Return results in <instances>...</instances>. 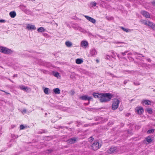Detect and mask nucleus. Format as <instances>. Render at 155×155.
I'll list each match as a JSON object with an SVG mask.
<instances>
[{
	"mask_svg": "<svg viewBox=\"0 0 155 155\" xmlns=\"http://www.w3.org/2000/svg\"><path fill=\"white\" fill-rule=\"evenodd\" d=\"M155 130V129H150L147 131V133L148 134L153 133L154 132Z\"/></svg>",
	"mask_w": 155,
	"mask_h": 155,
	"instance_id": "obj_28",
	"label": "nucleus"
},
{
	"mask_svg": "<svg viewBox=\"0 0 155 155\" xmlns=\"http://www.w3.org/2000/svg\"><path fill=\"white\" fill-rule=\"evenodd\" d=\"M6 21L5 20H3V19H0V22L3 23Z\"/></svg>",
	"mask_w": 155,
	"mask_h": 155,
	"instance_id": "obj_41",
	"label": "nucleus"
},
{
	"mask_svg": "<svg viewBox=\"0 0 155 155\" xmlns=\"http://www.w3.org/2000/svg\"><path fill=\"white\" fill-rule=\"evenodd\" d=\"M88 45V42L86 41H83L81 42V45L83 47H86Z\"/></svg>",
	"mask_w": 155,
	"mask_h": 155,
	"instance_id": "obj_17",
	"label": "nucleus"
},
{
	"mask_svg": "<svg viewBox=\"0 0 155 155\" xmlns=\"http://www.w3.org/2000/svg\"><path fill=\"white\" fill-rule=\"evenodd\" d=\"M101 146V144H100L99 142L97 140L94 141L92 143V149L94 150H97Z\"/></svg>",
	"mask_w": 155,
	"mask_h": 155,
	"instance_id": "obj_3",
	"label": "nucleus"
},
{
	"mask_svg": "<svg viewBox=\"0 0 155 155\" xmlns=\"http://www.w3.org/2000/svg\"><path fill=\"white\" fill-rule=\"evenodd\" d=\"M47 132V130H42V131H39V133L40 134H42V133H46Z\"/></svg>",
	"mask_w": 155,
	"mask_h": 155,
	"instance_id": "obj_35",
	"label": "nucleus"
},
{
	"mask_svg": "<svg viewBox=\"0 0 155 155\" xmlns=\"http://www.w3.org/2000/svg\"><path fill=\"white\" fill-rule=\"evenodd\" d=\"M9 80H10L12 82V80H11L9 79Z\"/></svg>",
	"mask_w": 155,
	"mask_h": 155,
	"instance_id": "obj_64",
	"label": "nucleus"
},
{
	"mask_svg": "<svg viewBox=\"0 0 155 155\" xmlns=\"http://www.w3.org/2000/svg\"><path fill=\"white\" fill-rule=\"evenodd\" d=\"M154 23H153V22H151L150 21H148V26L150 27L151 28L152 27V26L153 25V24Z\"/></svg>",
	"mask_w": 155,
	"mask_h": 155,
	"instance_id": "obj_31",
	"label": "nucleus"
},
{
	"mask_svg": "<svg viewBox=\"0 0 155 155\" xmlns=\"http://www.w3.org/2000/svg\"><path fill=\"white\" fill-rule=\"evenodd\" d=\"M153 25L152 26V27H151V28L153 29V30H155V24L154 23Z\"/></svg>",
	"mask_w": 155,
	"mask_h": 155,
	"instance_id": "obj_43",
	"label": "nucleus"
},
{
	"mask_svg": "<svg viewBox=\"0 0 155 155\" xmlns=\"http://www.w3.org/2000/svg\"><path fill=\"white\" fill-rule=\"evenodd\" d=\"M128 52V51H126L125 52H121L120 54H121L122 55L124 56L126 55V54Z\"/></svg>",
	"mask_w": 155,
	"mask_h": 155,
	"instance_id": "obj_33",
	"label": "nucleus"
},
{
	"mask_svg": "<svg viewBox=\"0 0 155 155\" xmlns=\"http://www.w3.org/2000/svg\"><path fill=\"white\" fill-rule=\"evenodd\" d=\"M97 54V51L95 49H93L91 50L90 51V55L91 56H93Z\"/></svg>",
	"mask_w": 155,
	"mask_h": 155,
	"instance_id": "obj_14",
	"label": "nucleus"
},
{
	"mask_svg": "<svg viewBox=\"0 0 155 155\" xmlns=\"http://www.w3.org/2000/svg\"><path fill=\"white\" fill-rule=\"evenodd\" d=\"M133 83L134 85L136 86L139 85H140V83L138 81H134Z\"/></svg>",
	"mask_w": 155,
	"mask_h": 155,
	"instance_id": "obj_32",
	"label": "nucleus"
},
{
	"mask_svg": "<svg viewBox=\"0 0 155 155\" xmlns=\"http://www.w3.org/2000/svg\"><path fill=\"white\" fill-rule=\"evenodd\" d=\"M20 89L22 90L25 91L26 92H28V88L27 87H25L24 86H21L20 87Z\"/></svg>",
	"mask_w": 155,
	"mask_h": 155,
	"instance_id": "obj_19",
	"label": "nucleus"
},
{
	"mask_svg": "<svg viewBox=\"0 0 155 155\" xmlns=\"http://www.w3.org/2000/svg\"><path fill=\"white\" fill-rule=\"evenodd\" d=\"M53 74L55 77L57 78H58L59 75V73L57 72H54Z\"/></svg>",
	"mask_w": 155,
	"mask_h": 155,
	"instance_id": "obj_30",
	"label": "nucleus"
},
{
	"mask_svg": "<svg viewBox=\"0 0 155 155\" xmlns=\"http://www.w3.org/2000/svg\"><path fill=\"white\" fill-rule=\"evenodd\" d=\"M146 110L149 114H152L153 113L152 109L151 108H147L146 109Z\"/></svg>",
	"mask_w": 155,
	"mask_h": 155,
	"instance_id": "obj_25",
	"label": "nucleus"
},
{
	"mask_svg": "<svg viewBox=\"0 0 155 155\" xmlns=\"http://www.w3.org/2000/svg\"><path fill=\"white\" fill-rule=\"evenodd\" d=\"M152 65L155 66V64H152Z\"/></svg>",
	"mask_w": 155,
	"mask_h": 155,
	"instance_id": "obj_59",
	"label": "nucleus"
},
{
	"mask_svg": "<svg viewBox=\"0 0 155 155\" xmlns=\"http://www.w3.org/2000/svg\"><path fill=\"white\" fill-rule=\"evenodd\" d=\"M16 15V12L14 11L11 12L9 13V15L12 18H14Z\"/></svg>",
	"mask_w": 155,
	"mask_h": 155,
	"instance_id": "obj_15",
	"label": "nucleus"
},
{
	"mask_svg": "<svg viewBox=\"0 0 155 155\" xmlns=\"http://www.w3.org/2000/svg\"><path fill=\"white\" fill-rule=\"evenodd\" d=\"M120 101L118 99H115L113 102L112 108L113 110H115L118 107Z\"/></svg>",
	"mask_w": 155,
	"mask_h": 155,
	"instance_id": "obj_4",
	"label": "nucleus"
},
{
	"mask_svg": "<svg viewBox=\"0 0 155 155\" xmlns=\"http://www.w3.org/2000/svg\"><path fill=\"white\" fill-rule=\"evenodd\" d=\"M75 93V91L73 90H71V91L70 92V94L71 95H74V94Z\"/></svg>",
	"mask_w": 155,
	"mask_h": 155,
	"instance_id": "obj_34",
	"label": "nucleus"
},
{
	"mask_svg": "<svg viewBox=\"0 0 155 155\" xmlns=\"http://www.w3.org/2000/svg\"><path fill=\"white\" fill-rule=\"evenodd\" d=\"M147 60L149 62H150L151 61V60L150 58L147 59Z\"/></svg>",
	"mask_w": 155,
	"mask_h": 155,
	"instance_id": "obj_44",
	"label": "nucleus"
},
{
	"mask_svg": "<svg viewBox=\"0 0 155 155\" xmlns=\"http://www.w3.org/2000/svg\"><path fill=\"white\" fill-rule=\"evenodd\" d=\"M48 150V151H50V152H51L52 151L51 150Z\"/></svg>",
	"mask_w": 155,
	"mask_h": 155,
	"instance_id": "obj_55",
	"label": "nucleus"
},
{
	"mask_svg": "<svg viewBox=\"0 0 155 155\" xmlns=\"http://www.w3.org/2000/svg\"><path fill=\"white\" fill-rule=\"evenodd\" d=\"M71 123H71H68V124H70Z\"/></svg>",
	"mask_w": 155,
	"mask_h": 155,
	"instance_id": "obj_58",
	"label": "nucleus"
},
{
	"mask_svg": "<svg viewBox=\"0 0 155 155\" xmlns=\"http://www.w3.org/2000/svg\"><path fill=\"white\" fill-rule=\"evenodd\" d=\"M84 126V127H86L87 126V124H85Z\"/></svg>",
	"mask_w": 155,
	"mask_h": 155,
	"instance_id": "obj_57",
	"label": "nucleus"
},
{
	"mask_svg": "<svg viewBox=\"0 0 155 155\" xmlns=\"http://www.w3.org/2000/svg\"><path fill=\"white\" fill-rule=\"evenodd\" d=\"M17 74H14V76H13V77H17Z\"/></svg>",
	"mask_w": 155,
	"mask_h": 155,
	"instance_id": "obj_53",
	"label": "nucleus"
},
{
	"mask_svg": "<svg viewBox=\"0 0 155 155\" xmlns=\"http://www.w3.org/2000/svg\"><path fill=\"white\" fill-rule=\"evenodd\" d=\"M86 110H88V111H91L92 109H93L92 108H90L89 107H86L85 108Z\"/></svg>",
	"mask_w": 155,
	"mask_h": 155,
	"instance_id": "obj_39",
	"label": "nucleus"
},
{
	"mask_svg": "<svg viewBox=\"0 0 155 155\" xmlns=\"http://www.w3.org/2000/svg\"><path fill=\"white\" fill-rule=\"evenodd\" d=\"M118 148L117 147H111L107 151L108 153H116L118 151Z\"/></svg>",
	"mask_w": 155,
	"mask_h": 155,
	"instance_id": "obj_5",
	"label": "nucleus"
},
{
	"mask_svg": "<svg viewBox=\"0 0 155 155\" xmlns=\"http://www.w3.org/2000/svg\"><path fill=\"white\" fill-rule=\"evenodd\" d=\"M12 137L14 138H17L18 137V135H12Z\"/></svg>",
	"mask_w": 155,
	"mask_h": 155,
	"instance_id": "obj_40",
	"label": "nucleus"
},
{
	"mask_svg": "<svg viewBox=\"0 0 155 155\" xmlns=\"http://www.w3.org/2000/svg\"><path fill=\"white\" fill-rule=\"evenodd\" d=\"M134 54H140V55H142V56L143 57H144V56H143V55H142V54H139L138 53L135 52V53H134Z\"/></svg>",
	"mask_w": 155,
	"mask_h": 155,
	"instance_id": "obj_46",
	"label": "nucleus"
},
{
	"mask_svg": "<svg viewBox=\"0 0 155 155\" xmlns=\"http://www.w3.org/2000/svg\"><path fill=\"white\" fill-rule=\"evenodd\" d=\"M106 18L108 20H110L111 19V18H110L109 17L106 16Z\"/></svg>",
	"mask_w": 155,
	"mask_h": 155,
	"instance_id": "obj_48",
	"label": "nucleus"
},
{
	"mask_svg": "<svg viewBox=\"0 0 155 155\" xmlns=\"http://www.w3.org/2000/svg\"><path fill=\"white\" fill-rule=\"evenodd\" d=\"M26 6H25L23 5H20V8L23 11L25 12L26 11V9H25Z\"/></svg>",
	"mask_w": 155,
	"mask_h": 155,
	"instance_id": "obj_24",
	"label": "nucleus"
},
{
	"mask_svg": "<svg viewBox=\"0 0 155 155\" xmlns=\"http://www.w3.org/2000/svg\"><path fill=\"white\" fill-rule=\"evenodd\" d=\"M106 120H107V119H106Z\"/></svg>",
	"mask_w": 155,
	"mask_h": 155,
	"instance_id": "obj_63",
	"label": "nucleus"
},
{
	"mask_svg": "<svg viewBox=\"0 0 155 155\" xmlns=\"http://www.w3.org/2000/svg\"><path fill=\"white\" fill-rule=\"evenodd\" d=\"M53 91L56 94H60L61 91L59 88H54L53 90Z\"/></svg>",
	"mask_w": 155,
	"mask_h": 155,
	"instance_id": "obj_16",
	"label": "nucleus"
},
{
	"mask_svg": "<svg viewBox=\"0 0 155 155\" xmlns=\"http://www.w3.org/2000/svg\"><path fill=\"white\" fill-rule=\"evenodd\" d=\"M25 128V127L22 124H21L20 125V129L22 130L24 129V128Z\"/></svg>",
	"mask_w": 155,
	"mask_h": 155,
	"instance_id": "obj_36",
	"label": "nucleus"
},
{
	"mask_svg": "<svg viewBox=\"0 0 155 155\" xmlns=\"http://www.w3.org/2000/svg\"><path fill=\"white\" fill-rule=\"evenodd\" d=\"M26 109H23V110L21 111V112L23 113V114H25V113H26Z\"/></svg>",
	"mask_w": 155,
	"mask_h": 155,
	"instance_id": "obj_37",
	"label": "nucleus"
},
{
	"mask_svg": "<svg viewBox=\"0 0 155 155\" xmlns=\"http://www.w3.org/2000/svg\"><path fill=\"white\" fill-rule=\"evenodd\" d=\"M102 94L101 99H100V102L102 103L110 101L113 97V95L110 93H104Z\"/></svg>",
	"mask_w": 155,
	"mask_h": 155,
	"instance_id": "obj_1",
	"label": "nucleus"
},
{
	"mask_svg": "<svg viewBox=\"0 0 155 155\" xmlns=\"http://www.w3.org/2000/svg\"><path fill=\"white\" fill-rule=\"evenodd\" d=\"M138 65L139 66L142 67H145L147 66V64L145 63H138Z\"/></svg>",
	"mask_w": 155,
	"mask_h": 155,
	"instance_id": "obj_23",
	"label": "nucleus"
},
{
	"mask_svg": "<svg viewBox=\"0 0 155 155\" xmlns=\"http://www.w3.org/2000/svg\"><path fill=\"white\" fill-rule=\"evenodd\" d=\"M0 52L5 54H11L12 53L13 51L7 48L0 46Z\"/></svg>",
	"mask_w": 155,
	"mask_h": 155,
	"instance_id": "obj_2",
	"label": "nucleus"
},
{
	"mask_svg": "<svg viewBox=\"0 0 155 155\" xmlns=\"http://www.w3.org/2000/svg\"><path fill=\"white\" fill-rule=\"evenodd\" d=\"M153 91H155V89H154V90H153Z\"/></svg>",
	"mask_w": 155,
	"mask_h": 155,
	"instance_id": "obj_62",
	"label": "nucleus"
},
{
	"mask_svg": "<svg viewBox=\"0 0 155 155\" xmlns=\"http://www.w3.org/2000/svg\"><path fill=\"white\" fill-rule=\"evenodd\" d=\"M140 13L143 16L146 18H148L150 17V13L146 11L142 10L141 11Z\"/></svg>",
	"mask_w": 155,
	"mask_h": 155,
	"instance_id": "obj_7",
	"label": "nucleus"
},
{
	"mask_svg": "<svg viewBox=\"0 0 155 155\" xmlns=\"http://www.w3.org/2000/svg\"><path fill=\"white\" fill-rule=\"evenodd\" d=\"M146 141L148 142V143H150L152 141L151 138L150 136L147 137L145 139V141Z\"/></svg>",
	"mask_w": 155,
	"mask_h": 155,
	"instance_id": "obj_21",
	"label": "nucleus"
},
{
	"mask_svg": "<svg viewBox=\"0 0 155 155\" xmlns=\"http://www.w3.org/2000/svg\"><path fill=\"white\" fill-rule=\"evenodd\" d=\"M102 93L99 94L97 93H93V95L95 98H98L99 99L100 101V99H101Z\"/></svg>",
	"mask_w": 155,
	"mask_h": 155,
	"instance_id": "obj_10",
	"label": "nucleus"
},
{
	"mask_svg": "<svg viewBox=\"0 0 155 155\" xmlns=\"http://www.w3.org/2000/svg\"><path fill=\"white\" fill-rule=\"evenodd\" d=\"M120 28L124 31H125L126 32H129V31H130V30L128 29L127 28H124L121 27Z\"/></svg>",
	"mask_w": 155,
	"mask_h": 155,
	"instance_id": "obj_29",
	"label": "nucleus"
},
{
	"mask_svg": "<svg viewBox=\"0 0 155 155\" xmlns=\"http://www.w3.org/2000/svg\"><path fill=\"white\" fill-rule=\"evenodd\" d=\"M124 84H127V81H124Z\"/></svg>",
	"mask_w": 155,
	"mask_h": 155,
	"instance_id": "obj_52",
	"label": "nucleus"
},
{
	"mask_svg": "<svg viewBox=\"0 0 155 155\" xmlns=\"http://www.w3.org/2000/svg\"><path fill=\"white\" fill-rule=\"evenodd\" d=\"M64 128H65L66 129H68V127H64Z\"/></svg>",
	"mask_w": 155,
	"mask_h": 155,
	"instance_id": "obj_56",
	"label": "nucleus"
},
{
	"mask_svg": "<svg viewBox=\"0 0 155 155\" xmlns=\"http://www.w3.org/2000/svg\"><path fill=\"white\" fill-rule=\"evenodd\" d=\"M96 61H97V62H99V61L98 60H96Z\"/></svg>",
	"mask_w": 155,
	"mask_h": 155,
	"instance_id": "obj_60",
	"label": "nucleus"
},
{
	"mask_svg": "<svg viewBox=\"0 0 155 155\" xmlns=\"http://www.w3.org/2000/svg\"><path fill=\"white\" fill-rule=\"evenodd\" d=\"M117 56L119 58H120V54H117Z\"/></svg>",
	"mask_w": 155,
	"mask_h": 155,
	"instance_id": "obj_51",
	"label": "nucleus"
},
{
	"mask_svg": "<svg viewBox=\"0 0 155 155\" xmlns=\"http://www.w3.org/2000/svg\"><path fill=\"white\" fill-rule=\"evenodd\" d=\"M37 31L39 32H42L45 31V29L43 27H41L38 28Z\"/></svg>",
	"mask_w": 155,
	"mask_h": 155,
	"instance_id": "obj_22",
	"label": "nucleus"
},
{
	"mask_svg": "<svg viewBox=\"0 0 155 155\" xmlns=\"http://www.w3.org/2000/svg\"><path fill=\"white\" fill-rule=\"evenodd\" d=\"M83 61L82 59L80 58H78L76 60V63L78 64H80L82 63Z\"/></svg>",
	"mask_w": 155,
	"mask_h": 155,
	"instance_id": "obj_18",
	"label": "nucleus"
},
{
	"mask_svg": "<svg viewBox=\"0 0 155 155\" xmlns=\"http://www.w3.org/2000/svg\"><path fill=\"white\" fill-rule=\"evenodd\" d=\"M78 29L80 31L82 32H83V33H86L87 32V31L81 28H80V27L79 28H78Z\"/></svg>",
	"mask_w": 155,
	"mask_h": 155,
	"instance_id": "obj_27",
	"label": "nucleus"
},
{
	"mask_svg": "<svg viewBox=\"0 0 155 155\" xmlns=\"http://www.w3.org/2000/svg\"><path fill=\"white\" fill-rule=\"evenodd\" d=\"M65 44L66 46L68 47H71L72 45V43L69 41H66L65 43Z\"/></svg>",
	"mask_w": 155,
	"mask_h": 155,
	"instance_id": "obj_20",
	"label": "nucleus"
},
{
	"mask_svg": "<svg viewBox=\"0 0 155 155\" xmlns=\"http://www.w3.org/2000/svg\"><path fill=\"white\" fill-rule=\"evenodd\" d=\"M90 102L89 101H88V102L87 103H84V105H89L90 104Z\"/></svg>",
	"mask_w": 155,
	"mask_h": 155,
	"instance_id": "obj_45",
	"label": "nucleus"
},
{
	"mask_svg": "<svg viewBox=\"0 0 155 155\" xmlns=\"http://www.w3.org/2000/svg\"><path fill=\"white\" fill-rule=\"evenodd\" d=\"M109 58H110V56H107V59H109Z\"/></svg>",
	"mask_w": 155,
	"mask_h": 155,
	"instance_id": "obj_54",
	"label": "nucleus"
},
{
	"mask_svg": "<svg viewBox=\"0 0 155 155\" xmlns=\"http://www.w3.org/2000/svg\"><path fill=\"white\" fill-rule=\"evenodd\" d=\"M79 98L82 100L86 101L88 100L90 101L93 99L92 97H89L87 95H84L80 97Z\"/></svg>",
	"mask_w": 155,
	"mask_h": 155,
	"instance_id": "obj_6",
	"label": "nucleus"
},
{
	"mask_svg": "<svg viewBox=\"0 0 155 155\" xmlns=\"http://www.w3.org/2000/svg\"><path fill=\"white\" fill-rule=\"evenodd\" d=\"M49 89L48 88H45L44 90L45 93L46 94H49L48 91Z\"/></svg>",
	"mask_w": 155,
	"mask_h": 155,
	"instance_id": "obj_26",
	"label": "nucleus"
},
{
	"mask_svg": "<svg viewBox=\"0 0 155 155\" xmlns=\"http://www.w3.org/2000/svg\"><path fill=\"white\" fill-rule=\"evenodd\" d=\"M76 140V138L74 137L68 139L67 141L68 143L69 144L74 143Z\"/></svg>",
	"mask_w": 155,
	"mask_h": 155,
	"instance_id": "obj_9",
	"label": "nucleus"
},
{
	"mask_svg": "<svg viewBox=\"0 0 155 155\" xmlns=\"http://www.w3.org/2000/svg\"><path fill=\"white\" fill-rule=\"evenodd\" d=\"M108 73L111 76H112L113 77H116V78L117 77V76H116L114 75V74H112L109 73Z\"/></svg>",
	"mask_w": 155,
	"mask_h": 155,
	"instance_id": "obj_42",
	"label": "nucleus"
},
{
	"mask_svg": "<svg viewBox=\"0 0 155 155\" xmlns=\"http://www.w3.org/2000/svg\"><path fill=\"white\" fill-rule=\"evenodd\" d=\"M136 111L139 114H141L143 112V109L141 107H137L135 109Z\"/></svg>",
	"mask_w": 155,
	"mask_h": 155,
	"instance_id": "obj_8",
	"label": "nucleus"
},
{
	"mask_svg": "<svg viewBox=\"0 0 155 155\" xmlns=\"http://www.w3.org/2000/svg\"><path fill=\"white\" fill-rule=\"evenodd\" d=\"M90 141H93V140H94V138H93L92 137H91L90 138Z\"/></svg>",
	"mask_w": 155,
	"mask_h": 155,
	"instance_id": "obj_47",
	"label": "nucleus"
},
{
	"mask_svg": "<svg viewBox=\"0 0 155 155\" xmlns=\"http://www.w3.org/2000/svg\"><path fill=\"white\" fill-rule=\"evenodd\" d=\"M152 101L148 100H145L142 101V103L146 105H151Z\"/></svg>",
	"mask_w": 155,
	"mask_h": 155,
	"instance_id": "obj_13",
	"label": "nucleus"
},
{
	"mask_svg": "<svg viewBox=\"0 0 155 155\" xmlns=\"http://www.w3.org/2000/svg\"><path fill=\"white\" fill-rule=\"evenodd\" d=\"M122 43V42H117V43Z\"/></svg>",
	"mask_w": 155,
	"mask_h": 155,
	"instance_id": "obj_61",
	"label": "nucleus"
},
{
	"mask_svg": "<svg viewBox=\"0 0 155 155\" xmlns=\"http://www.w3.org/2000/svg\"><path fill=\"white\" fill-rule=\"evenodd\" d=\"M64 128V127H62L61 126H58V127L57 128V129L59 128Z\"/></svg>",
	"mask_w": 155,
	"mask_h": 155,
	"instance_id": "obj_49",
	"label": "nucleus"
},
{
	"mask_svg": "<svg viewBox=\"0 0 155 155\" xmlns=\"http://www.w3.org/2000/svg\"><path fill=\"white\" fill-rule=\"evenodd\" d=\"M85 18L88 21L93 24L95 23L96 20L95 19L87 15H85Z\"/></svg>",
	"mask_w": 155,
	"mask_h": 155,
	"instance_id": "obj_11",
	"label": "nucleus"
},
{
	"mask_svg": "<svg viewBox=\"0 0 155 155\" xmlns=\"http://www.w3.org/2000/svg\"><path fill=\"white\" fill-rule=\"evenodd\" d=\"M148 21L144 23V24L145 25H148Z\"/></svg>",
	"mask_w": 155,
	"mask_h": 155,
	"instance_id": "obj_50",
	"label": "nucleus"
},
{
	"mask_svg": "<svg viewBox=\"0 0 155 155\" xmlns=\"http://www.w3.org/2000/svg\"><path fill=\"white\" fill-rule=\"evenodd\" d=\"M26 28L29 30H35L36 29V28L34 25L28 24L27 25Z\"/></svg>",
	"mask_w": 155,
	"mask_h": 155,
	"instance_id": "obj_12",
	"label": "nucleus"
},
{
	"mask_svg": "<svg viewBox=\"0 0 155 155\" xmlns=\"http://www.w3.org/2000/svg\"><path fill=\"white\" fill-rule=\"evenodd\" d=\"M91 4L94 6H95L97 5L96 3L95 2H91Z\"/></svg>",
	"mask_w": 155,
	"mask_h": 155,
	"instance_id": "obj_38",
	"label": "nucleus"
}]
</instances>
